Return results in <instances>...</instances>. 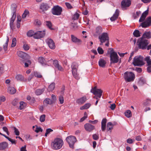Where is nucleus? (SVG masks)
<instances>
[{
  "label": "nucleus",
  "instance_id": "1",
  "mask_svg": "<svg viewBox=\"0 0 151 151\" xmlns=\"http://www.w3.org/2000/svg\"><path fill=\"white\" fill-rule=\"evenodd\" d=\"M63 145V142L60 138L55 139L52 142L51 144L52 148L54 150H58L60 149Z\"/></svg>",
  "mask_w": 151,
  "mask_h": 151
},
{
  "label": "nucleus",
  "instance_id": "2",
  "mask_svg": "<svg viewBox=\"0 0 151 151\" xmlns=\"http://www.w3.org/2000/svg\"><path fill=\"white\" fill-rule=\"evenodd\" d=\"M111 50L109 53L110 54V64L117 63L119 61V57L117 53L114 51L113 48H109Z\"/></svg>",
  "mask_w": 151,
  "mask_h": 151
},
{
  "label": "nucleus",
  "instance_id": "3",
  "mask_svg": "<svg viewBox=\"0 0 151 151\" xmlns=\"http://www.w3.org/2000/svg\"><path fill=\"white\" fill-rule=\"evenodd\" d=\"M149 43V40L141 37L138 40L137 45L139 49L144 50L146 49L147 46Z\"/></svg>",
  "mask_w": 151,
  "mask_h": 151
},
{
  "label": "nucleus",
  "instance_id": "4",
  "mask_svg": "<svg viewBox=\"0 0 151 151\" xmlns=\"http://www.w3.org/2000/svg\"><path fill=\"white\" fill-rule=\"evenodd\" d=\"M99 39L101 43L100 45H102L103 43L106 42L105 44V46L107 47L109 46V37L107 33L104 32L102 33L99 36Z\"/></svg>",
  "mask_w": 151,
  "mask_h": 151
},
{
  "label": "nucleus",
  "instance_id": "5",
  "mask_svg": "<svg viewBox=\"0 0 151 151\" xmlns=\"http://www.w3.org/2000/svg\"><path fill=\"white\" fill-rule=\"evenodd\" d=\"M135 78L134 74L132 72L127 71L124 74V78L126 82H130L134 81Z\"/></svg>",
  "mask_w": 151,
  "mask_h": 151
},
{
  "label": "nucleus",
  "instance_id": "6",
  "mask_svg": "<svg viewBox=\"0 0 151 151\" xmlns=\"http://www.w3.org/2000/svg\"><path fill=\"white\" fill-rule=\"evenodd\" d=\"M91 92L93 93L95 96L93 98L98 99V98H100L102 96L103 91L100 89H97L96 86L92 88Z\"/></svg>",
  "mask_w": 151,
  "mask_h": 151
},
{
  "label": "nucleus",
  "instance_id": "7",
  "mask_svg": "<svg viewBox=\"0 0 151 151\" xmlns=\"http://www.w3.org/2000/svg\"><path fill=\"white\" fill-rule=\"evenodd\" d=\"M143 57L135 56L133 59V63L134 66H140L144 64Z\"/></svg>",
  "mask_w": 151,
  "mask_h": 151
},
{
  "label": "nucleus",
  "instance_id": "8",
  "mask_svg": "<svg viewBox=\"0 0 151 151\" xmlns=\"http://www.w3.org/2000/svg\"><path fill=\"white\" fill-rule=\"evenodd\" d=\"M66 140L69 145V147L71 148H73L74 144L77 142V139L75 137L70 135L66 138Z\"/></svg>",
  "mask_w": 151,
  "mask_h": 151
},
{
  "label": "nucleus",
  "instance_id": "9",
  "mask_svg": "<svg viewBox=\"0 0 151 151\" xmlns=\"http://www.w3.org/2000/svg\"><path fill=\"white\" fill-rule=\"evenodd\" d=\"M140 25L143 28H147L151 26V17H147L145 20Z\"/></svg>",
  "mask_w": 151,
  "mask_h": 151
},
{
  "label": "nucleus",
  "instance_id": "10",
  "mask_svg": "<svg viewBox=\"0 0 151 151\" xmlns=\"http://www.w3.org/2000/svg\"><path fill=\"white\" fill-rule=\"evenodd\" d=\"M62 11L61 7L58 6H54L52 9V13L53 15H60Z\"/></svg>",
  "mask_w": 151,
  "mask_h": 151
},
{
  "label": "nucleus",
  "instance_id": "11",
  "mask_svg": "<svg viewBox=\"0 0 151 151\" xmlns=\"http://www.w3.org/2000/svg\"><path fill=\"white\" fill-rule=\"evenodd\" d=\"M45 35V30L38 31L35 33L33 37L35 39H40L44 37Z\"/></svg>",
  "mask_w": 151,
  "mask_h": 151
},
{
  "label": "nucleus",
  "instance_id": "12",
  "mask_svg": "<svg viewBox=\"0 0 151 151\" xmlns=\"http://www.w3.org/2000/svg\"><path fill=\"white\" fill-rule=\"evenodd\" d=\"M17 55L18 56L21 58L20 60L21 62L24 61V60L26 59V58L30 57V56L28 54L21 51L17 52Z\"/></svg>",
  "mask_w": 151,
  "mask_h": 151
},
{
  "label": "nucleus",
  "instance_id": "13",
  "mask_svg": "<svg viewBox=\"0 0 151 151\" xmlns=\"http://www.w3.org/2000/svg\"><path fill=\"white\" fill-rule=\"evenodd\" d=\"M46 42L50 48L54 49L55 48V45L53 40L52 39L48 38L46 40Z\"/></svg>",
  "mask_w": 151,
  "mask_h": 151
},
{
  "label": "nucleus",
  "instance_id": "14",
  "mask_svg": "<svg viewBox=\"0 0 151 151\" xmlns=\"http://www.w3.org/2000/svg\"><path fill=\"white\" fill-rule=\"evenodd\" d=\"M85 129L88 132L92 131L95 129V127L89 123H86L84 125Z\"/></svg>",
  "mask_w": 151,
  "mask_h": 151
},
{
  "label": "nucleus",
  "instance_id": "15",
  "mask_svg": "<svg viewBox=\"0 0 151 151\" xmlns=\"http://www.w3.org/2000/svg\"><path fill=\"white\" fill-rule=\"evenodd\" d=\"M131 4L129 0H123L121 2V6L123 8L129 6Z\"/></svg>",
  "mask_w": 151,
  "mask_h": 151
},
{
  "label": "nucleus",
  "instance_id": "16",
  "mask_svg": "<svg viewBox=\"0 0 151 151\" xmlns=\"http://www.w3.org/2000/svg\"><path fill=\"white\" fill-rule=\"evenodd\" d=\"M103 31L102 27L99 26L96 27L95 29V31L94 34V36H96L99 35Z\"/></svg>",
  "mask_w": 151,
  "mask_h": 151
},
{
  "label": "nucleus",
  "instance_id": "17",
  "mask_svg": "<svg viewBox=\"0 0 151 151\" xmlns=\"http://www.w3.org/2000/svg\"><path fill=\"white\" fill-rule=\"evenodd\" d=\"M86 96H84L77 99L76 100V102L79 104H82L84 103L86 101Z\"/></svg>",
  "mask_w": 151,
  "mask_h": 151
},
{
  "label": "nucleus",
  "instance_id": "18",
  "mask_svg": "<svg viewBox=\"0 0 151 151\" xmlns=\"http://www.w3.org/2000/svg\"><path fill=\"white\" fill-rule=\"evenodd\" d=\"M71 40L73 42L77 43L78 44H81L82 41L80 39H78L73 35H71Z\"/></svg>",
  "mask_w": 151,
  "mask_h": 151
},
{
  "label": "nucleus",
  "instance_id": "19",
  "mask_svg": "<svg viewBox=\"0 0 151 151\" xmlns=\"http://www.w3.org/2000/svg\"><path fill=\"white\" fill-rule=\"evenodd\" d=\"M30 57L29 58H26V59L24 61H21V63L24 64V67L25 68H27L28 67L32 64V61L29 60Z\"/></svg>",
  "mask_w": 151,
  "mask_h": 151
},
{
  "label": "nucleus",
  "instance_id": "20",
  "mask_svg": "<svg viewBox=\"0 0 151 151\" xmlns=\"http://www.w3.org/2000/svg\"><path fill=\"white\" fill-rule=\"evenodd\" d=\"M148 13V10L147 9V10L144 12L142 14L141 16L139 22H143L144 21L145 18Z\"/></svg>",
  "mask_w": 151,
  "mask_h": 151
},
{
  "label": "nucleus",
  "instance_id": "21",
  "mask_svg": "<svg viewBox=\"0 0 151 151\" xmlns=\"http://www.w3.org/2000/svg\"><path fill=\"white\" fill-rule=\"evenodd\" d=\"M119 11L118 9H116L113 14V16L110 18V20L112 21H113L116 20L118 18L119 15Z\"/></svg>",
  "mask_w": 151,
  "mask_h": 151
},
{
  "label": "nucleus",
  "instance_id": "22",
  "mask_svg": "<svg viewBox=\"0 0 151 151\" xmlns=\"http://www.w3.org/2000/svg\"><path fill=\"white\" fill-rule=\"evenodd\" d=\"M15 78L18 81L25 82L27 81V79L24 78L23 75L20 74L17 75L15 77Z\"/></svg>",
  "mask_w": 151,
  "mask_h": 151
},
{
  "label": "nucleus",
  "instance_id": "23",
  "mask_svg": "<svg viewBox=\"0 0 151 151\" xmlns=\"http://www.w3.org/2000/svg\"><path fill=\"white\" fill-rule=\"evenodd\" d=\"M40 9L43 11H46L50 8V6L46 3H42L40 5Z\"/></svg>",
  "mask_w": 151,
  "mask_h": 151
},
{
  "label": "nucleus",
  "instance_id": "24",
  "mask_svg": "<svg viewBox=\"0 0 151 151\" xmlns=\"http://www.w3.org/2000/svg\"><path fill=\"white\" fill-rule=\"evenodd\" d=\"M107 119L106 118H104L101 121V129L103 132H104L106 129V124Z\"/></svg>",
  "mask_w": 151,
  "mask_h": 151
},
{
  "label": "nucleus",
  "instance_id": "25",
  "mask_svg": "<svg viewBox=\"0 0 151 151\" xmlns=\"http://www.w3.org/2000/svg\"><path fill=\"white\" fill-rule=\"evenodd\" d=\"M141 37L147 39H149L151 38V32L150 31L145 32Z\"/></svg>",
  "mask_w": 151,
  "mask_h": 151
},
{
  "label": "nucleus",
  "instance_id": "26",
  "mask_svg": "<svg viewBox=\"0 0 151 151\" xmlns=\"http://www.w3.org/2000/svg\"><path fill=\"white\" fill-rule=\"evenodd\" d=\"M106 62L103 59L100 58L99 61V66L102 68H104L105 67Z\"/></svg>",
  "mask_w": 151,
  "mask_h": 151
},
{
  "label": "nucleus",
  "instance_id": "27",
  "mask_svg": "<svg viewBox=\"0 0 151 151\" xmlns=\"http://www.w3.org/2000/svg\"><path fill=\"white\" fill-rule=\"evenodd\" d=\"M38 62L42 65H47V62H48L47 61H46L44 57H39L38 59Z\"/></svg>",
  "mask_w": 151,
  "mask_h": 151
},
{
  "label": "nucleus",
  "instance_id": "28",
  "mask_svg": "<svg viewBox=\"0 0 151 151\" xmlns=\"http://www.w3.org/2000/svg\"><path fill=\"white\" fill-rule=\"evenodd\" d=\"M113 124L111 122H109L107 123L106 127V130L107 131H110V132H111V130L113 128L114 126Z\"/></svg>",
  "mask_w": 151,
  "mask_h": 151
},
{
  "label": "nucleus",
  "instance_id": "29",
  "mask_svg": "<svg viewBox=\"0 0 151 151\" xmlns=\"http://www.w3.org/2000/svg\"><path fill=\"white\" fill-rule=\"evenodd\" d=\"M8 144L6 142L0 143V150H4L8 147Z\"/></svg>",
  "mask_w": 151,
  "mask_h": 151
},
{
  "label": "nucleus",
  "instance_id": "30",
  "mask_svg": "<svg viewBox=\"0 0 151 151\" xmlns=\"http://www.w3.org/2000/svg\"><path fill=\"white\" fill-rule=\"evenodd\" d=\"M55 87V83H52L50 84L47 88V90L48 91H52L53 90Z\"/></svg>",
  "mask_w": 151,
  "mask_h": 151
},
{
  "label": "nucleus",
  "instance_id": "31",
  "mask_svg": "<svg viewBox=\"0 0 151 151\" xmlns=\"http://www.w3.org/2000/svg\"><path fill=\"white\" fill-rule=\"evenodd\" d=\"M16 17V14H13L11 18V20L10 22V25L11 28L13 27L14 22L15 20Z\"/></svg>",
  "mask_w": 151,
  "mask_h": 151
},
{
  "label": "nucleus",
  "instance_id": "32",
  "mask_svg": "<svg viewBox=\"0 0 151 151\" xmlns=\"http://www.w3.org/2000/svg\"><path fill=\"white\" fill-rule=\"evenodd\" d=\"M8 92L11 94H14L16 92V90L14 88L9 87L8 89Z\"/></svg>",
  "mask_w": 151,
  "mask_h": 151
},
{
  "label": "nucleus",
  "instance_id": "33",
  "mask_svg": "<svg viewBox=\"0 0 151 151\" xmlns=\"http://www.w3.org/2000/svg\"><path fill=\"white\" fill-rule=\"evenodd\" d=\"M45 89L43 88L42 89H38L35 91V94L37 95H40L41 94L45 91Z\"/></svg>",
  "mask_w": 151,
  "mask_h": 151
},
{
  "label": "nucleus",
  "instance_id": "34",
  "mask_svg": "<svg viewBox=\"0 0 151 151\" xmlns=\"http://www.w3.org/2000/svg\"><path fill=\"white\" fill-rule=\"evenodd\" d=\"M51 62H53V64L54 67L59 64L58 61L56 60H53L52 58L50 59V60H47L48 63Z\"/></svg>",
  "mask_w": 151,
  "mask_h": 151
},
{
  "label": "nucleus",
  "instance_id": "35",
  "mask_svg": "<svg viewBox=\"0 0 151 151\" xmlns=\"http://www.w3.org/2000/svg\"><path fill=\"white\" fill-rule=\"evenodd\" d=\"M17 8V6L15 4H13L11 5V9L13 14H16V12Z\"/></svg>",
  "mask_w": 151,
  "mask_h": 151
},
{
  "label": "nucleus",
  "instance_id": "36",
  "mask_svg": "<svg viewBox=\"0 0 151 151\" xmlns=\"http://www.w3.org/2000/svg\"><path fill=\"white\" fill-rule=\"evenodd\" d=\"M77 70H72L73 75L74 77L77 80H78L79 79L78 76V75L77 73Z\"/></svg>",
  "mask_w": 151,
  "mask_h": 151
},
{
  "label": "nucleus",
  "instance_id": "37",
  "mask_svg": "<svg viewBox=\"0 0 151 151\" xmlns=\"http://www.w3.org/2000/svg\"><path fill=\"white\" fill-rule=\"evenodd\" d=\"M91 105V104L90 103H86L83 106H81L80 108V109L81 110H82L88 109L90 106Z\"/></svg>",
  "mask_w": 151,
  "mask_h": 151
},
{
  "label": "nucleus",
  "instance_id": "38",
  "mask_svg": "<svg viewBox=\"0 0 151 151\" xmlns=\"http://www.w3.org/2000/svg\"><path fill=\"white\" fill-rule=\"evenodd\" d=\"M78 67V65L77 63L75 62L73 63L71 66L72 70H77Z\"/></svg>",
  "mask_w": 151,
  "mask_h": 151
},
{
  "label": "nucleus",
  "instance_id": "39",
  "mask_svg": "<svg viewBox=\"0 0 151 151\" xmlns=\"http://www.w3.org/2000/svg\"><path fill=\"white\" fill-rule=\"evenodd\" d=\"M46 24L47 27L51 30H54L55 29L54 28L52 27V24L50 21H46Z\"/></svg>",
  "mask_w": 151,
  "mask_h": 151
},
{
  "label": "nucleus",
  "instance_id": "40",
  "mask_svg": "<svg viewBox=\"0 0 151 151\" xmlns=\"http://www.w3.org/2000/svg\"><path fill=\"white\" fill-rule=\"evenodd\" d=\"M140 33L138 30H135L133 32L134 36L136 37H138L141 36Z\"/></svg>",
  "mask_w": 151,
  "mask_h": 151
},
{
  "label": "nucleus",
  "instance_id": "41",
  "mask_svg": "<svg viewBox=\"0 0 151 151\" xmlns=\"http://www.w3.org/2000/svg\"><path fill=\"white\" fill-rule=\"evenodd\" d=\"M19 109L22 110L24 109L27 106V103L23 101H21L20 102Z\"/></svg>",
  "mask_w": 151,
  "mask_h": 151
},
{
  "label": "nucleus",
  "instance_id": "42",
  "mask_svg": "<svg viewBox=\"0 0 151 151\" xmlns=\"http://www.w3.org/2000/svg\"><path fill=\"white\" fill-rule=\"evenodd\" d=\"M125 115L128 118L132 116L131 111L130 110H127L125 112Z\"/></svg>",
  "mask_w": 151,
  "mask_h": 151
},
{
  "label": "nucleus",
  "instance_id": "43",
  "mask_svg": "<svg viewBox=\"0 0 151 151\" xmlns=\"http://www.w3.org/2000/svg\"><path fill=\"white\" fill-rule=\"evenodd\" d=\"M79 16H80L79 14L77 12H76L73 15V18H72V19L73 20H77L78 19Z\"/></svg>",
  "mask_w": 151,
  "mask_h": 151
},
{
  "label": "nucleus",
  "instance_id": "44",
  "mask_svg": "<svg viewBox=\"0 0 151 151\" xmlns=\"http://www.w3.org/2000/svg\"><path fill=\"white\" fill-rule=\"evenodd\" d=\"M55 68L61 71H63L64 70L63 68L59 64L57 65L56 66Z\"/></svg>",
  "mask_w": 151,
  "mask_h": 151
},
{
  "label": "nucleus",
  "instance_id": "45",
  "mask_svg": "<svg viewBox=\"0 0 151 151\" xmlns=\"http://www.w3.org/2000/svg\"><path fill=\"white\" fill-rule=\"evenodd\" d=\"M34 34V32L33 30H31L28 32L27 33V35L29 37H31L32 36H33V37Z\"/></svg>",
  "mask_w": 151,
  "mask_h": 151
},
{
  "label": "nucleus",
  "instance_id": "46",
  "mask_svg": "<svg viewBox=\"0 0 151 151\" xmlns=\"http://www.w3.org/2000/svg\"><path fill=\"white\" fill-rule=\"evenodd\" d=\"M17 43V40L15 38H14L12 39V42L11 45V47H15Z\"/></svg>",
  "mask_w": 151,
  "mask_h": 151
},
{
  "label": "nucleus",
  "instance_id": "47",
  "mask_svg": "<svg viewBox=\"0 0 151 151\" xmlns=\"http://www.w3.org/2000/svg\"><path fill=\"white\" fill-rule=\"evenodd\" d=\"M44 102L47 104H51L52 103V101L50 99H45L44 100Z\"/></svg>",
  "mask_w": 151,
  "mask_h": 151
},
{
  "label": "nucleus",
  "instance_id": "48",
  "mask_svg": "<svg viewBox=\"0 0 151 151\" xmlns=\"http://www.w3.org/2000/svg\"><path fill=\"white\" fill-rule=\"evenodd\" d=\"M23 48L25 50H28L29 49V47L28 44L24 43L23 46Z\"/></svg>",
  "mask_w": 151,
  "mask_h": 151
},
{
  "label": "nucleus",
  "instance_id": "49",
  "mask_svg": "<svg viewBox=\"0 0 151 151\" xmlns=\"http://www.w3.org/2000/svg\"><path fill=\"white\" fill-rule=\"evenodd\" d=\"M145 60L147 62L148 65H151V59H150V57H147L145 58Z\"/></svg>",
  "mask_w": 151,
  "mask_h": 151
},
{
  "label": "nucleus",
  "instance_id": "50",
  "mask_svg": "<svg viewBox=\"0 0 151 151\" xmlns=\"http://www.w3.org/2000/svg\"><path fill=\"white\" fill-rule=\"evenodd\" d=\"M34 75L35 77L38 78H41L42 77V75L40 73L37 72H34Z\"/></svg>",
  "mask_w": 151,
  "mask_h": 151
},
{
  "label": "nucleus",
  "instance_id": "51",
  "mask_svg": "<svg viewBox=\"0 0 151 151\" xmlns=\"http://www.w3.org/2000/svg\"><path fill=\"white\" fill-rule=\"evenodd\" d=\"M59 101H60V103L61 104H62L64 103V100L63 96L62 95H60L59 97Z\"/></svg>",
  "mask_w": 151,
  "mask_h": 151
},
{
  "label": "nucleus",
  "instance_id": "52",
  "mask_svg": "<svg viewBox=\"0 0 151 151\" xmlns=\"http://www.w3.org/2000/svg\"><path fill=\"white\" fill-rule=\"evenodd\" d=\"M98 52L100 54H102L104 52V51L102 48L100 47H99L97 49Z\"/></svg>",
  "mask_w": 151,
  "mask_h": 151
},
{
  "label": "nucleus",
  "instance_id": "53",
  "mask_svg": "<svg viewBox=\"0 0 151 151\" xmlns=\"http://www.w3.org/2000/svg\"><path fill=\"white\" fill-rule=\"evenodd\" d=\"M13 128L14 130V133H15V135L17 136L19 135V132L18 130L15 127H14Z\"/></svg>",
  "mask_w": 151,
  "mask_h": 151
},
{
  "label": "nucleus",
  "instance_id": "54",
  "mask_svg": "<svg viewBox=\"0 0 151 151\" xmlns=\"http://www.w3.org/2000/svg\"><path fill=\"white\" fill-rule=\"evenodd\" d=\"M45 114L41 115L40 117V121L41 122H44L45 120Z\"/></svg>",
  "mask_w": 151,
  "mask_h": 151
},
{
  "label": "nucleus",
  "instance_id": "55",
  "mask_svg": "<svg viewBox=\"0 0 151 151\" xmlns=\"http://www.w3.org/2000/svg\"><path fill=\"white\" fill-rule=\"evenodd\" d=\"M29 13V12L28 10H25L22 15V18H25Z\"/></svg>",
  "mask_w": 151,
  "mask_h": 151
},
{
  "label": "nucleus",
  "instance_id": "56",
  "mask_svg": "<svg viewBox=\"0 0 151 151\" xmlns=\"http://www.w3.org/2000/svg\"><path fill=\"white\" fill-rule=\"evenodd\" d=\"M53 131V130L50 128L47 129L46 130V132L45 134V136L47 137L48 134L50 132Z\"/></svg>",
  "mask_w": 151,
  "mask_h": 151
},
{
  "label": "nucleus",
  "instance_id": "57",
  "mask_svg": "<svg viewBox=\"0 0 151 151\" xmlns=\"http://www.w3.org/2000/svg\"><path fill=\"white\" fill-rule=\"evenodd\" d=\"M4 66L3 64H0V74H2L4 72Z\"/></svg>",
  "mask_w": 151,
  "mask_h": 151
},
{
  "label": "nucleus",
  "instance_id": "58",
  "mask_svg": "<svg viewBox=\"0 0 151 151\" xmlns=\"http://www.w3.org/2000/svg\"><path fill=\"white\" fill-rule=\"evenodd\" d=\"M135 140L134 139H132L130 138H129L127 140V143L130 144H132L133 143Z\"/></svg>",
  "mask_w": 151,
  "mask_h": 151
},
{
  "label": "nucleus",
  "instance_id": "59",
  "mask_svg": "<svg viewBox=\"0 0 151 151\" xmlns=\"http://www.w3.org/2000/svg\"><path fill=\"white\" fill-rule=\"evenodd\" d=\"M65 5L67 8L68 9H71L73 8V7L71 4L69 3L65 2Z\"/></svg>",
  "mask_w": 151,
  "mask_h": 151
},
{
  "label": "nucleus",
  "instance_id": "60",
  "mask_svg": "<svg viewBox=\"0 0 151 151\" xmlns=\"http://www.w3.org/2000/svg\"><path fill=\"white\" fill-rule=\"evenodd\" d=\"M93 139L95 140H97L99 139V136L98 134H94L93 135Z\"/></svg>",
  "mask_w": 151,
  "mask_h": 151
},
{
  "label": "nucleus",
  "instance_id": "61",
  "mask_svg": "<svg viewBox=\"0 0 151 151\" xmlns=\"http://www.w3.org/2000/svg\"><path fill=\"white\" fill-rule=\"evenodd\" d=\"M18 103V100L17 99H15L13 100L12 102V104L13 105L15 106L17 105Z\"/></svg>",
  "mask_w": 151,
  "mask_h": 151
},
{
  "label": "nucleus",
  "instance_id": "62",
  "mask_svg": "<svg viewBox=\"0 0 151 151\" xmlns=\"http://www.w3.org/2000/svg\"><path fill=\"white\" fill-rule=\"evenodd\" d=\"M3 129L4 131L6 132L7 135H9V132L8 131V129L6 127H3Z\"/></svg>",
  "mask_w": 151,
  "mask_h": 151
},
{
  "label": "nucleus",
  "instance_id": "63",
  "mask_svg": "<svg viewBox=\"0 0 151 151\" xmlns=\"http://www.w3.org/2000/svg\"><path fill=\"white\" fill-rule=\"evenodd\" d=\"M116 106L115 104H113L111 105V106L110 107L112 110H114L115 109Z\"/></svg>",
  "mask_w": 151,
  "mask_h": 151
},
{
  "label": "nucleus",
  "instance_id": "64",
  "mask_svg": "<svg viewBox=\"0 0 151 151\" xmlns=\"http://www.w3.org/2000/svg\"><path fill=\"white\" fill-rule=\"evenodd\" d=\"M42 129L40 127H37L36 129L35 130V132L37 133L39 132H42Z\"/></svg>",
  "mask_w": 151,
  "mask_h": 151
}]
</instances>
